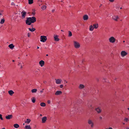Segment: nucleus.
<instances>
[{
	"instance_id": "1",
	"label": "nucleus",
	"mask_w": 129,
	"mask_h": 129,
	"mask_svg": "<svg viewBox=\"0 0 129 129\" xmlns=\"http://www.w3.org/2000/svg\"><path fill=\"white\" fill-rule=\"evenodd\" d=\"M26 20V24L30 25L31 23H33L36 21V18L34 17H27Z\"/></svg>"
},
{
	"instance_id": "2",
	"label": "nucleus",
	"mask_w": 129,
	"mask_h": 129,
	"mask_svg": "<svg viewBox=\"0 0 129 129\" xmlns=\"http://www.w3.org/2000/svg\"><path fill=\"white\" fill-rule=\"evenodd\" d=\"M88 124L90 125L91 128H93L94 126V124L93 121L91 119H89L87 121Z\"/></svg>"
},
{
	"instance_id": "3",
	"label": "nucleus",
	"mask_w": 129,
	"mask_h": 129,
	"mask_svg": "<svg viewBox=\"0 0 129 129\" xmlns=\"http://www.w3.org/2000/svg\"><path fill=\"white\" fill-rule=\"evenodd\" d=\"M40 41L44 42L46 41L47 39L46 36H42L40 37Z\"/></svg>"
},
{
	"instance_id": "4",
	"label": "nucleus",
	"mask_w": 129,
	"mask_h": 129,
	"mask_svg": "<svg viewBox=\"0 0 129 129\" xmlns=\"http://www.w3.org/2000/svg\"><path fill=\"white\" fill-rule=\"evenodd\" d=\"M74 46L76 48H78L80 47V45L79 43L75 41H74Z\"/></svg>"
},
{
	"instance_id": "5",
	"label": "nucleus",
	"mask_w": 129,
	"mask_h": 129,
	"mask_svg": "<svg viewBox=\"0 0 129 129\" xmlns=\"http://www.w3.org/2000/svg\"><path fill=\"white\" fill-rule=\"evenodd\" d=\"M109 41L111 43H113L115 42L116 39L113 37H111L109 39Z\"/></svg>"
},
{
	"instance_id": "6",
	"label": "nucleus",
	"mask_w": 129,
	"mask_h": 129,
	"mask_svg": "<svg viewBox=\"0 0 129 129\" xmlns=\"http://www.w3.org/2000/svg\"><path fill=\"white\" fill-rule=\"evenodd\" d=\"M27 13L24 11H22L21 13L22 16V19L24 18L26 16Z\"/></svg>"
},
{
	"instance_id": "7",
	"label": "nucleus",
	"mask_w": 129,
	"mask_h": 129,
	"mask_svg": "<svg viewBox=\"0 0 129 129\" xmlns=\"http://www.w3.org/2000/svg\"><path fill=\"white\" fill-rule=\"evenodd\" d=\"M95 110L97 111L98 113H100L102 111V110L100 107L96 108L95 109Z\"/></svg>"
},
{
	"instance_id": "8",
	"label": "nucleus",
	"mask_w": 129,
	"mask_h": 129,
	"mask_svg": "<svg viewBox=\"0 0 129 129\" xmlns=\"http://www.w3.org/2000/svg\"><path fill=\"white\" fill-rule=\"evenodd\" d=\"M127 54V53L124 51H122L121 53V55L122 57L126 56Z\"/></svg>"
},
{
	"instance_id": "9",
	"label": "nucleus",
	"mask_w": 129,
	"mask_h": 129,
	"mask_svg": "<svg viewBox=\"0 0 129 129\" xmlns=\"http://www.w3.org/2000/svg\"><path fill=\"white\" fill-rule=\"evenodd\" d=\"M47 120V117L46 116H44L42 119V122L43 123H45Z\"/></svg>"
},
{
	"instance_id": "10",
	"label": "nucleus",
	"mask_w": 129,
	"mask_h": 129,
	"mask_svg": "<svg viewBox=\"0 0 129 129\" xmlns=\"http://www.w3.org/2000/svg\"><path fill=\"white\" fill-rule=\"evenodd\" d=\"M55 80L56 81V83L57 84H60L62 81L61 79H55Z\"/></svg>"
},
{
	"instance_id": "11",
	"label": "nucleus",
	"mask_w": 129,
	"mask_h": 129,
	"mask_svg": "<svg viewBox=\"0 0 129 129\" xmlns=\"http://www.w3.org/2000/svg\"><path fill=\"white\" fill-rule=\"evenodd\" d=\"M83 19L84 21H86L88 19V16L87 15H85L83 16Z\"/></svg>"
},
{
	"instance_id": "12",
	"label": "nucleus",
	"mask_w": 129,
	"mask_h": 129,
	"mask_svg": "<svg viewBox=\"0 0 129 129\" xmlns=\"http://www.w3.org/2000/svg\"><path fill=\"white\" fill-rule=\"evenodd\" d=\"M13 117V116L12 115H8L6 116V118L7 119H11Z\"/></svg>"
},
{
	"instance_id": "13",
	"label": "nucleus",
	"mask_w": 129,
	"mask_h": 129,
	"mask_svg": "<svg viewBox=\"0 0 129 129\" xmlns=\"http://www.w3.org/2000/svg\"><path fill=\"white\" fill-rule=\"evenodd\" d=\"M118 18V16L114 15L112 17V18L115 21H117V19Z\"/></svg>"
},
{
	"instance_id": "14",
	"label": "nucleus",
	"mask_w": 129,
	"mask_h": 129,
	"mask_svg": "<svg viewBox=\"0 0 129 129\" xmlns=\"http://www.w3.org/2000/svg\"><path fill=\"white\" fill-rule=\"evenodd\" d=\"M39 63L41 67H43L44 64V62L43 60H41L39 62Z\"/></svg>"
},
{
	"instance_id": "15",
	"label": "nucleus",
	"mask_w": 129,
	"mask_h": 129,
	"mask_svg": "<svg viewBox=\"0 0 129 129\" xmlns=\"http://www.w3.org/2000/svg\"><path fill=\"white\" fill-rule=\"evenodd\" d=\"M58 36L54 35V40L56 41H58L59 39L58 38Z\"/></svg>"
},
{
	"instance_id": "16",
	"label": "nucleus",
	"mask_w": 129,
	"mask_h": 129,
	"mask_svg": "<svg viewBox=\"0 0 129 129\" xmlns=\"http://www.w3.org/2000/svg\"><path fill=\"white\" fill-rule=\"evenodd\" d=\"M31 120L30 119L28 118L26 120H24V122L25 123H26L27 124H29Z\"/></svg>"
},
{
	"instance_id": "17",
	"label": "nucleus",
	"mask_w": 129,
	"mask_h": 129,
	"mask_svg": "<svg viewBox=\"0 0 129 129\" xmlns=\"http://www.w3.org/2000/svg\"><path fill=\"white\" fill-rule=\"evenodd\" d=\"M62 93V92L60 91H56L55 93V94L56 95H60Z\"/></svg>"
},
{
	"instance_id": "18",
	"label": "nucleus",
	"mask_w": 129,
	"mask_h": 129,
	"mask_svg": "<svg viewBox=\"0 0 129 129\" xmlns=\"http://www.w3.org/2000/svg\"><path fill=\"white\" fill-rule=\"evenodd\" d=\"M84 86L82 84H80L78 87L80 89H82L84 88Z\"/></svg>"
},
{
	"instance_id": "19",
	"label": "nucleus",
	"mask_w": 129,
	"mask_h": 129,
	"mask_svg": "<svg viewBox=\"0 0 129 129\" xmlns=\"http://www.w3.org/2000/svg\"><path fill=\"white\" fill-rule=\"evenodd\" d=\"M8 46L10 49H13L14 47V46L13 45V44H11L9 45Z\"/></svg>"
},
{
	"instance_id": "20",
	"label": "nucleus",
	"mask_w": 129,
	"mask_h": 129,
	"mask_svg": "<svg viewBox=\"0 0 129 129\" xmlns=\"http://www.w3.org/2000/svg\"><path fill=\"white\" fill-rule=\"evenodd\" d=\"M8 93L10 95H12L14 93V92L12 90H10L8 91Z\"/></svg>"
},
{
	"instance_id": "21",
	"label": "nucleus",
	"mask_w": 129,
	"mask_h": 129,
	"mask_svg": "<svg viewBox=\"0 0 129 129\" xmlns=\"http://www.w3.org/2000/svg\"><path fill=\"white\" fill-rule=\"evenodd\" d=\"M94 28V27L92 25L90 26L89 29L90 31H92Z\"/></svg>"
},
{
	"instance_id": "22",
	"label": "nucleus",
	"mask_w": 129,
	"mask_h": 129,
	"mask_svg": "<svg viewBox=\"0 0 129 129\" xmlns=\"http://www.w3.org/2000/svg\"><path fill=\"white\" fill-rule=\"evenodd\" d=\"M93 27L95 29L97 28L98 27V23L93 24Z\"/></svg>"
},
{
	"instance_id": "23",
	"label": "nucleus",
	"mask_w": 129,
	"mask_h": 129,
	"mask_svg": "<svg viewBox=\"0 0 129 129\" xmlns=\"http://www.w3.org/2000/svg\"><path fill=\"white\" fill-rule=\"evenodd\" d=\"M25 129H31V128L29 125H26L25 126Z\"/></svg>"
},
{
	"instance_id": "24",
	"label": "nucleus",
	"mask_w": 129,
	"mask_h": 129,
	"mask_svg": "<svg viewBox=\"0 0 129 129\" xmlns=\"http://www.w3.org/2000/svg\"><path fill=\"white\" fill-rule=\"evenodd\" d=\"M28 29L29 30V31L31 32H33L36 30L35 28H29Z\"/></svg>"
},
{
	"instance_id": "25",
	"label": "nucleus",
	"mask_w": 129,
	"mask_h": 129,
	"mask_svg": "<svg viewBox=\"0 0 129 129\" xmlns=\"http://www.w3.org/2000/svg\"><path fill=\"white\" fill-rule=\"evenodd\" d=\"M13 126H14L16 128H17L19 126V125L17 124H14Z\"/></svg>"
},
{
	"instance_id": "26",
	"label": "nucleus",
	"mask_w": 129,
	"mask_h": 129,
	"mask_svg": "<svg viewBox=\"0 0 129 129\" xmlns=\"http://www.w3.org/2000/svg\"><path fill=\"white\" fill-rule=\"evenodd\" d=\"M40 105L42 107H44L45 106L46 104L45 103L42 102L40 103Z\"/></svg>"
},
{
	"instance_id": "27",
	"label": "nucleus",
	"mask_w": 129,
	"mask_h": 129,
	"mask_svg": "<svg viewBox=\"0 0 129 129\" xmlns=\"http://www.w3.org/2000/svg\"><path fill=\"white\" fill-rule=\"evenodd\" d=\"M5 21V19L4 18L2 19L0 22V23L1 24H3L4 23Z\"/></svg>"
},
{
	"instance_id": "28",
	"label": "nucleus",
	"mask_w": 129,
	"mask_h": 129,
	"mask_svg": "<svg viewBox=\"0 0 129 129\" xmlns=\"http://www.w3.org/2000/svg\"><path fill=\"white\" fill-rule=\"evenodd\" d=\"M37 89H32L31 90V92H32V93H34L36 92L37 91Z\"/></svg>"
},
{
	"instance_id": "29",
	"label": "nucleus",
	"mask_w": 129,
	"mask_h": 129,
	"mask_svg": "<svg viewBox=\"0 0 129 129\" xmlns=\"http://www.w3.org/2000/svg\"><path fill=\"white\" fill-rule=\"evenodd\" d=\"M68 33H69L68 36L70 37L71 36H72V34L71 32V31H68Z\"/></svg>"
},
{
	"instance_id": "30",
	"label": "nucleus",
	"mask_w": 129,
	"mask_h": 129,
	"mask_svg": "<svg viewBox=\"0 0 129 129\" xmlns=\"http://www.w3.org/2000/svg\"><path fill=\"white\" fill-rule=\"evenodd\" d=\"M28 1L29 4H31L33 3V0H28Z\"/></svg>"
},
{
	"instance_id": "31",
	"label": "nucleus",
	"mask_w": 129,
	"mask_h": 129,
	"mask_svg": "<svg viewBox=\"0 0 129 129\" xmlns=\"http://www.w3.org/2000/svg\"><path fill=\"white\" fill-rule=\"evenodd\" d=\"M46 8V6L45 5L41 7L42 9L43 10L45 9Z\"/></svg>"
},
{
	"instance_id": "32",
	"label": "nucleus",
	"mask_w": 129,
	"mask_h": 129,
	"mask_svg": "<svg viewBox=\"0 0 129 129\" xmlns=\"http://www.w3.org/2000/svg\"><path fill=\"white\" fill-rule=\"evenodd\" d=\"M35 98H33L32 99V102L33 103H34L35 102Z\"/></svg>"
},
{
	"instance_id": "33",
	"label": "nucleus",
	"mask_w": 129,
	"mask_h": 129,
	"mask_svg": "<svg viewBox=\"0 0 129 129\" xmlns=\"http://www.w3.org/2000/svg\"><path fill=\"white\" fill-rule=\"evenodd\" d=\"M3 12V11L2 10H1V11L0 12V18L1 17V15H2V13Z\"/></svg>"
},
{
	"instance_id": "34",
	"label": "nucleus",
	"mask_w": 129,
	"mask_h": 129,
	"mask_svg": "<svg viewBox=\"0 0 129 129\" xmlns=\"http://www.w3.org/2000/svg\"><path fill=\"white\" fill-rule=\"evenodd\" d=\"M0 119L2 120H3V118L2 117V115L0 114Z\"/></svg>"
},
{
	"instance_id": "35",
	"label": "nucleus",
	"mask_w": 129,
	"mask_h": 129,
	"mask_svg": "<svg viewBox=\"0 0 129 129\" xmlns=\"http://www.w3.org/2000/svg\"><path fill=\"white\" fill-rule=\"evenodd\" d=\"M128 120L127 118H125L124 119V121L127 122L128 121Z\"/></svg>"
},
{
	"instance_id": "36",
	"label": "nucleus",
	"mask_w": 129,
	"mask_h": 129,
	"mask_svg": "<svg viewBox=\"0 0 129 129\" xmlns=\"http://www.w3.org/2000/svg\"><path fill=\"white\" fill-rule=\"evenodd\" d=\"M11 5H14V6H15V3H14L13 2H12L11 4Z\"/></svg>"
},
{
	"instance_id": "37",
	"label": "nucleus",
	"mask_w": 129,
	"mask_h": 129,
	"mask_svg": "<svg viewBox=\"0 0 129 129\" xmlns=\"http://www.w3.org/2000/svg\"><path fill=\"white\" fill-rule=\"evenodd\" d=\"M30 34L29 33H28L27 34V36L28 37H29L30 36Z\"/></svg>"
},
{
	"instance_id": "38",
	"label": "nucleus",
	"mask_w": 129,
	"mask_h": 129,
	"mask_svg": "<svg viewBox=\"0 0 129 129\" xmlns=\"http://www.w3.org/2000/svg\"><path fill=\"white\" fill-rule=\"evenodd\" d=\"M63 86V85L62 84L60 86V87L61 88H62Z\"/></svg>"
},
{
	"instance_id": "39",
	"label": "nucleus",
	"mask_w": 129,
	"mask_h": 129,
	"mask_svg": "<svg viewBox=\"0 0 129 129\" xmlns=\"http://www.w3.org/2000/svg\"><path fill=\"white\" fill-rule=\"evenodd\" d=\"M99 119H100V120H102L103 119L102 117V116H100L99 117Z\"/></svg>"
},
{
	"instance_id": "40",
	"label": "nucleus",
	"mask_w": 129,
	"mask_h": 129,
	"mask_svg": "<svg viewBox=\"0 0 129 129\" xmlns=\"http://www.w3.org/2000/svg\"><path fill=\"white\" fill-rule=\"evenodd\" d=\"M47 103L48 104H50L51 103V101L50 100H48L47 101Z\"/></svg>"
},
{
	"instance_id": "41",
	"label": "nucleus",
	"mask_w": 129,
	"mask_h": 129,
	"mask_svg": "<svg viewBox=\"0 0 129 129\" xmlns=\"http://www.w3.org/2000/svg\"><path fill=\"white\" fill-rule=\"evenodd\" d=\"M20 68L21 69H22L23 68V66L22 65V64H21V65L20 66Z\"/></svg>"
},
{
	"instance_id": "42",
	"label": "nucleus",
	"mask_w": 129,
	"mask_h": 129,
	"mask_svg": "<svg viewBox=\"0 0 129 129\" xmlns=\"http://www.w3.org/2000/svg\"><path fill=\"white\" fill-rule=\"evenodd\" d=\"M109 1L111 2H113L114 1V0H109Z\"/></svg>"
},
{
	"instance_id": "43",
	"label": "nucleus",
	"mask_w": 129,
	"mask_h": 129,
	"mask_svg": "<svg viewBox=\"0 0 129 129\" xmlns=\"http://www.w3.org/2000/svg\"><path fill=\"white\" fill-rule=\"evenodd\" d=\"M105 129H113L111 127H109L108 128H106Z\"/></svg>"
},
{
	"instance_id": "44",
	"label": "nucleus",
	"mask_w": 129,
	"mask_h": 129,
	"mask_svg": "<svg viewBox=\"0 0 129 129\" xmlns=\"http://www.w3.org/2000/svg\"><path fill=\"white\" fill-rule=\"evenodd\" d=\"M43 90H44V89H43L42 90L40 91V93H42L43 92Z\"/></svg>"
},
{
	"instance_id": "45",
	"label": "nucleus",
	"mask_w": 129,
	"mask_h": 129,
	"mask_svg": "<svg viewBox=\"0 0 129 129\" xmlns=\"http://www.w3.org/2000/svg\"><path fill=\"white\" fill-rule=\"evenodd\" d=\"M88 106V107L90 108H91V107H92V106L91 105H90V106Z\"/></svg>"
},
{
	"instance_id": "46",
	"label": "nucleus",
	"mask_w": 129,
	"mask_h": 129,
	"mask_svg": "<svg viewBox=\"0 0 129 129\" xmlns=\"http://www.w3.org/2000/svg\"><path fill=\"white\" fill-rule=\"evenodd\" d=\"M21 64H22V63H19V64H18V65L19 66H20L21 65Z\"/></svg>"
},
{
	"instance_id": "47",
	"label": "nucleus",
	"mask_w": 129,
	"mask_h": 129,
	"mask_svg": "<svg viewBox=\"0 0 129 129\" xmlns=\"http://www.w3.org/2000/svg\"><path fill=\"white\" fill-rule=\"evenodd\" d=\"M45 84L46 83V82L45 81H44L43 82Z\"/></svg>"
},
{
	"instance_id": "48",
	"label": "nucleus",
	"mask_w": 129,
	"mask_h": 129,
	"mask_svg": "<svg viewBox=\"0 0 129 129\" xmlns=\"http://www.w3.org/2000/svg\"><path fill=\"white\" fill-rule=\"evenodd\" d=\"M54 11H55V10H54V9H53V10H52V12H54Z\"/></svg>"
},
{
	"instance_id": "49",
	"label": "nucleus",
	"mask_w": 129,
	"mask_h": 129,
	"mask_svg": "<svg viewBox=\"0 0 129 129\" xmlns=\"http://www.w3.org/2000/svg\"><path fill=\"white\" fill-rule=\"evenodd\" d=\"M37 72H38V71H37L36 70V71H35V72L36 73H37Z\"/></svg>"
},
{
	"instance_id": "50",
	"label": "nucleus",
	"mask_w": 129,
	"mask_h": 129,
	"mask_svg": "<svg viewBox=\"0 0 129 129\" xmlns=\"http://www.w3.org/2000/svg\"><path fill=\"white\" fill-rule=\"evenodd\" d=\"M126 129H129V127H127L126 128Z\"/></svg>"
},
{
	"instance_id": "51",
	"label": "nucleus",
	"mask_w": 129,
	"mask_h": 129,
	"mask_svg": "<svg viewBox=\"0 0 129 129\" xmlns=\"http://www.w3.org/2000/svg\"><path fill=\"white\" fill-rule=\"evenodd\" d=\"M40 116H42V114H40Z\"/></svg>"
},
{
	"instance_id": "52",
	"label": "nucleus",
	"mask_w": 129,
	"mask_h": 129,
	"mask_svg": "<svg viewBox=\"0 0 129 129\" xmlns=\"http://www.w3.org/2000/svg\"><path fill=\"white\" fill-rule=\"evenodd\" d=\"M39 48V47H37V48L38 49Z\"/></svg>"
},
{
	"instance_id": "53",
	"label": "nucleus",
	"mask_w": 129,
	"mask_h": 129,
	"mask_svg": "<svg viewBox=\"0 0 129 129\" xmlns=\"http://www.w3.org/2000/svg\"><path fill=\"white\" fill-rule=\"evenodd\" d=\"M102 6V4H101L100 6V7H101Z\"/></svg>"
},
{
	"instance_id": "54",
	"label": "nucleus",
	"mask_w": 129,
	"mask_h": 129,
	"mask_svg": "<svg viewBox=\"0 0 129 129\" xmlns=\"http://www.w3.org/2000/svg\"><path fill=\"white\" fill-rule=\"evenodd\" d=\"M33 14L34 15L35 14V13H33Z\"/></svg>"
},
{
	"instance_id": "55",
	"label": "nucleus",
	"mask_w": 129,
	"mask_h": 129,
	"mask_svg": "<svg viewBox=\"0 0 129 129\" xmlns=\"http://www.w3.org/2000/svg\"><path fill=\"white\" fill-rule=\"evenodd\" d=\"M123 43H124V42H125V41H123Z\"/></svg>"
},
{
	"instance_id": "56",
	"label": "nucleus",
	"mask_w": 129,
	"mask_h": 129,
	"mask_svg": "<svg viewBox=\"0 0 129 129\" xmlns=\"http://www.w3.org/2000/svg\"><path fill=\"white\" fill-rule=\"evenodd\" d=\"M46 56H48V54H47L46 55Z\"/></svg>"
},
{
	"instance_id": "57",
	"label": "nucleus",
	"mask_w": 129,
	"mask_h": 129,
	"mask_svg": "<svg viewBox=\"0 0 129 129\" xmlns=\"http://www.w3.org/2000/svg\"><path fill=\"white\" fill-rule=\"evenodd\" d=\"M13 61V62H14V61H14V60H13V61Z\"/></svg>"
},
{
	"instance_id": "58",
	"label": "nucleus",
	"mask_w": 129,
	"mask_h": 129,
	"mask_svg": "<svg viewBox=\"0 0 129 129\" xmlns=\"http://www.w3.org/2000/svg\"><path fill=\"white\" fill-rule=\"evenodd\" d=\"M61 31H63V30H61Z\"/></svg>"
},
{
	"instance_id": "59",
	"label": "nucleus",
	"mask_w": 129,
	"mask_h": 129,
	"mask_svg": "<svg viewBox=\"0 0 129 129\" xmlns=\"http://www.w3.org/2000/svg\"><path fill=\"white\" fill-rule=\"evenodd\" d=\"M128 109L129 110V108H128Z\"/></svg>"
},
{
	"instance_id": "60",
	"label": "nucleus",
	"mask_w": 129,
	"mask_h": 129,
	"mask_svg": "<svg viewBox=\"0 0 129 129\" xmlns=\"http://www.w3.org/2000/svg\"><path fill=\"white\" fill-rule=\"evenodd\" d=\"M123 124H125V123H123Z\"/></svg>"
},
{
	"instance_id": "61",
	"label": "nucleus",
	"mask_w": 129,
	"mask_h": 129,
	"mask_svg": "<svg viewBox=\"0 0 129 129\" xmlns=\"http://www.w3.org/2000/svg\"><path fill=\"white\" fill-rule=\"evenodd\" d=\"M122 9V8L121 7L120 8V9Z\"/></svg>"
},
{
	"instance_id": "62",
	"label": "nucleus",
	"mask_w": 129,
	"mask_h": 129,
	"mask_svg": "<svg viewBox=\"0 0 129 129\" xmlns=\"http://www.w3.org/2000/svg\"><path fill=\"white\" fill-rule=\"evenodd\" d=\"M2 129H5V128H2Z\"/></svg>"
},
{
	"instance_id": "63",
	"label": "nucleus",
	"mask_w": 129,
	"mask_h": 129,
	"mask_svg": "<svg viewBox=\"0 0 129 129\" xmlns=\"http://www.w3.org/2000/svg\"><path fill=\"white\" fill-rule=\"evenodd\" d=\"M66 83H67V81H66Z\"/></svg>"
},
{
	"instance_id": "64",
	"label": "nucleus",
	"mask_w": 129,
	"mask_h": 129,
	"mask_svg": "<svg viewBox=\"0 0 129 129\" xmlns=\"http://www.w3.org/2000/svg\"><path fill=\"white\" fill-rule=\"evenodd\" d=\"M24 124H24V123L23 124V125H24Z\"/></svg>"
}]
</instances>
